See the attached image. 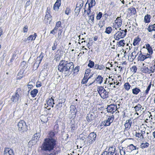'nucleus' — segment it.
<instances>
[{"label":"nucleus","mask_w":155,"mask_h":155,"mask_svg":"<svg viewBox=\"0 0 155 155\" xmlns=\"http://www.w3.org/2000/svg\"><path fill=\"white\" fill-rule=\"evenodd\" d=\"M140 53L139 54L137 57L138 61H144L145 59L150 58L151 56L150 54H143L141 51H140Z\"/></svg>","instance_id":"6e6552de"},{"label":"nucleus","mask_w":155,"mask_h":155,"mask_svg":"<svg viewBox=\"0 0 155 155\" xmlns=\"http://www.w3.org/2000/svg\"><path fill=\"white\" fill-rule=\"evenodd\" d=\"M114 80V79L111 78V81H108V82L109 83V84L110 85V87L111 85H114L116 84V83H117V82H115V81H113Z\"/></svg>","instance_id":"8fccbe9b"},{"label":"nucleus","mask_w":155,"mask_h":155,"mask_svg":"<svg viewBox=\"0 0 155 155\" xmlns=\"http://www.w3.org/2000/svg\"><path fill=\"white\" fill-rule=\"evenodd\" d=\"M121 84L120 83L118 82L117 83H116L115 85H114L113 86V87L114 88H118L119 86L121 85Z\"/></svg>","instance_id":"bf43d9fd"},{"label":"nucleus","mask_w":155,"mask_h":155,"mask_svg":"<svg viewBox=\"0 0 155 155\" xmlns=\"http://www.w3.org/2000/svg\"><path fill=\"white\" fill-rule=\"evenodd\" d=\"M94 62L91 61V60H90L89 61V63L88 64V66L90 68H92L94 66Z\"/></svg>","instance_id":"79ce46f5"},{"label":"nucleus","mask_w":155,"mask_h":155,"mask_svg":"<svg viewBox=\"0 0 155 155\" xmlns=\"http://www.w3.org/2000/svg\"><path fill=\"white\" fill-rule=\"evenodd\" d=\"M61 4V0H57L53 6V9L55 11H58Z\"/></svg>","instance_id":"a211bd4d"},{"label":"nucleus","mask_w":155,"mask_h":155,"mask_svg":"<svg viewBox=\"0 0 155 155\" xmlns=\"http://www.w3.org/2000/svg\"><path fill=\"white\" fill-rule=\"evenodd\" d=\"M139 53V51L137 48H135L134 51L131 54L130 57L133 60L135 58Z\"/></svg>","instance_id":"dca6fc26"},{"label":"nucleus","mask_w":155,"mask_h":155,"mask_svg":"<svg viewBox=\"0 0 155 155\" xmlns=\"http://www.w3.org/2000/svg\"><path fill=\"white\" fill-rule=\"evenodd\" d=\"M132 121L130 119H129L128 120H127L124 125L125 127V129L126 130H128L130 128L131 125Z\"/></svg>","instance_id":"2eb2a0df"},{"label":"nucleus","mask_w":155,"mask_h":155,"mask_svg":"<svg viewBox=\"0 0 155 155\" xmlns=\"http://www.w3.org/2000/svg\"><path fill=\"white\" fill-rule=\"evenodd\" d=\"M140 91V90L136 87L133 88L132 90V93L135 95L138 94Z\"/></svg>","instance_id":"cd10ccee"},{"label":"nucleus","mask_w":155,"mask_h":155,"mask_svg":"<svg viewBox=\"0 0 155 155\" xmlns=\"http://www.w3.org/2000/svg\"><path fill=\"white\" fill-rule=\"evenodd\" d=\"M71 12V9L69 8H66L65 11V13L67 15H68Z\"/></svg>","instance_id":"3c124183"},{"label":"nucleus","mask_w":155,"mask_h":155,"mask_svg":"<svg viewBox=\"0 0 155 155\" xmlns=\"http://www.w3.org/2000/svg\"><path fill=\"white\" fill-rule=\"evenodd\" d=\"M91 115L89 114L88 115V116L86 117V119L87 120L88 122H91L92 120V119L91 118Z\"/></svg>","instance_id":"e2e57ef3"},{"label":"nucleus","mask_w":155,"mask_h":155,"mask_svg":"<svg viewBox=\"0 0 155 155\" xmlns=\"http://www.w3.org/2000/svg\"><path fill=\"white\" fill-rule=\"evenodd\" d=\"M129 10L130 11L131 15H135L136 13V11L135 8L134 7L130 8Z\"/></svg>","instance_id":"ea45409f"},{"label":"nucleus","mask_w":155,"mask_h":155,"mask_svg":"<svg viewBox=\"0 0 155 155\" xmlns=\"http://www.w3.org/2000/svg\"><path fill=\"white\" fill-rule=\"evenodd\" d=\"M151 16L150 15L147 14L145 15L144 19V21L146 23H149L150 21Z\"/></svg>","instance_id":"393cba45"},{"label":"nucleus","mask_w":155,"mask_h":155,"mask_svg":"<svg viewBox=\"0 0 155 155\" xmlns=\"http://www.w3.org/2000/svg\"><path fill=\"white\" fill-rule=\"evenodd\" d=\"M96 137V134L94 133H90L88 136V139L95 140Z\"/></svg>","instance_id":"4be33fe9"},{"label":"nucleus","mask_w":155,"mask_h":155,"mask_svg":"<svg viewBox=\"0 0 155 155\" xmlns=\"http://www.w3.org/2000/svg\"><path fill=\"white\" fill-rule=\"evenodd\" d=\"M103 78L101 76L98 75L97 78L95 79L96 81L98 83L101 84L103 81Z\"/></svg>","instance_id":"c756f323"},{"label":"nucleus","mask_w":155,"mask_h":155,"mask_svg":"<svg viewBox=\"0 0 155 155\" xmlns=\"http://www.w3.org/2000/svg\"><path fill=\"white\" fill-rule=\"evenodd\" d=\"M61 21H57L56 23L55 26L54 27L55 29H58L59 27H61Z\"/></svg>","instance_id":"c03bdc74"},{"label":"nucleus","mask_w":155,"mask_h":155,"mask_svg":"<svg viewBox=\"0 0 155 155\" xmlns=\"http://www.w3.org/2000/svg\"><path fill=\"white\" fill-rule=\"evenodd\" d=\"M47 104L48 105L53 107H54V99L52 97L48 99L47 101Z\"/></svg>","instance_id":"412c9836"},{"label":"nucleus","mask_w":155,"mask_h":155,"mask_svg":"<svg viewBox=\"0 0 155 155\" xmlns=\"http://www.w3.org/2000/svg\"><path fill=\"white\" fill-rule=\"evenodd\" d=\"M70 111H71V112H74L75 110V108L74 106L73 105L71 106L70 107Z\"/></svg>","instance_id":"69168bd1"},{"label":"nucleus","mask_w":155,"mask_h":155,"mask_svg":"<svg viewBox=\"0 0 155 155\" xmlns=\"http://www.w3.org/2000/svg\"><path fill=\"white\" fill-rule=\"evenodd\" d=\"M145 134V131L141 130L138 132H136L135 136L140 139H143L144 138V135Z\"/></svg>","instance_id":"ddd939ff"},{"label":"nucleus","mask_w":155,"mask_h":155,"mask_svg":"<svg viewBox=\"0 0 155 155\" xmlns=\"http://www.w3.org/2000/svg\"><path fill=\"white\" fill-rule=\"evenodd\" d=\"M101 155H118L115 152V148L114 147H110L107 151H104Z\"/></svg>","instance_id":"0eeeda50"},{"label":"nucleus","mask_w":155,"mask_h":155,"mask_svg":"<svg viewBox=\"0 0 155 155\" xmlns=\"http://www.w3.org/2000/svg\"><path fill=\"white\" fill-rule=\"evenodd\" d=\"M84 3V1L82 0H79L76 6L80 8L81 9L83 7Z\"/></svg>","instance_id":"f704fd0d"},{"label":"nucleus","mask_w":155,"mask_h":155,"mask_svg":"<svg viewBox=\"0 0 155 155\" xmlns=\"http://www.w3.org/2000/svg\"><path fill=\"white\" fill-rule=\"evenodd\" d=\"M94 13H92L91 14V15H90L88 16V17L89 18V20H91V21L93 23L94 20Z\"/></svg>","instance_id":"09e8293b"},{"label":"nucleus","mask_w":155,"mask_h":155,"mask_svg":"<svg viewBox=\"0 0 155 155\" xmlns=\"http://www.w3.org/2000/svg\"><path fill=\"white\" fill-rule=\"evenodd\" d=\"M127 32V30L126 29L124 30H120L114 35V38L117 40H119L120 38H123L125 36Z\"/></svg>","instance_id":"20e7f679"},{"label":"nucleus","mask_w":155,"mask_h":155,"mask_svg":"<svg viewBox=\"0 0 155 155\" xmlns=\"http://www.w3.org/2000/svg\"><path fill=\"white\" fill-rule=\"evenodd\" d=\"M127 149H129L130 150L132 151L133 150H136L135 146L133 145L132 144H131L128 146L127 147Z\"/></svg>","instance_id":"a19ab883"},{"label":"nucleus","mask_w":155,"mask_h":155,"mask_svg":"<svg viewBox=\"0 0 155 155\" xmlns=\"http://www.w3.org/2000/svg\"><path fill=\"white\" fill-rule=\"evenodd\" d=\"M130 84L128 82L124 84V88L127 91H128L129 90V89H130Z\"/></svg>","instance_id":"c9c22d12"},{"label":"nucleus","mask_w":155,"mask_h":155,"mask_svg":"<svg viewBox=\"0 0 155 155\" xmlns=\"http://www.w3.org/2000/svg\"><path fill=\"white\" fill-rule=\"evenodd\" d=\"M151 83L152 82L151 81L149 84V85L147 87V89L145 91V93L146 94H148L149 93V91L150 90V88L151 87Z\"/></svg>","instance_id":"a18cd8bd"},{"label":"nucleus","mask_w":155,"mask_h":155,"mask_svg":"<svg viewBox=\"0 0 155 155\" xmlns=\"http://www.w3.org/2000/svg\"><path fill=\"white\" fill-rule=\"evenodd\" d=\"M141 70L144 73L150 74L149 68L148 67H144L142 68Z\"/></svg>","instance_id":"473e14b6"},{"label":"nucleus","mask_w":155,"mask_h":155,"mask_svg":"<svg viewBox=\"0 0 155 155\" xmlns=\"http://www.w3.org/2000/svg\"><path fill=\"white\" fill-rule=\"evenodd\" d=\"M88 80V79L87 78L84 77L82 80L81 83L82 84H84L86 83L87 82Z\"/></svg>","instance_id":"680f3d73"},{"label":"nucleus","mask_w":155,"mask_h":155,"mask_svg":"<svg viewBox=\"0 0 155 155\" xmlns=\"http://www.w3.org/2000/svg\"><path fill=\"white\" fill-rule=\"evenodd\" d=\"M149 143L147 142H143L141 143L140 146L141 148L143 149L145 148H147L149 146Z\"/></svg>","instance_id":"72a5a7b5"},{"label":"nucleus","mask_w":155,"mask_h":155,"mask_svg":"<svg viewBox=\"0 0 155 155\" xmlns=\"http://www.w3.org/2000/svg\"><path fill=\"white\" fill-rule=\"evenodd\" d=\"M125 41L124 40H122L119 41L118 43V45L119 47L124 46L125 44Z\"/></svg>","instance_id":"37998d69"},{"label":"nucleus","mask_w":155,"mask_h":155,"mask_svg":"<svg viewBox=\"0 0 155 155\" xmlns=\"http://www.w3.org/2000/svg\"><path fill=\"white\" fill-rule=\"evenodd\" d=\"M97 91L102 98L104 99L108 97L109 92L107 91L103 87H98Z\"/></svg>","instance_id":"7ed1b4c3"},{"label":"nucleus","mask_w":155,"mask_h":155,"mask_svg":"<svg viewBox=\"0 0 155 155\" xmlns=\"http://www.w3.org/2000/svg\"><path fill=\"white\" fill-rule=\"evenodd\" d=\"M91 8H90V7H89V6H88V8H84V14L86 13V14L87 15H89V14L91 12Z\"/></svg>","instance_id":"4c0bfd02"},{"label":"nucleus","mask_w":155,"mask_h":155,"mask_svg":"<svg viewBox=\"0 0 155 155\" xmlns=\"http://www.w3.org/2000/svg\"><path fill=\"white\" fill-rule=\"evenodd\" d=\"M56 151H53L52 152L50 153H43L42 155H56Z\"/></svg>","instance_id":"603ef678"},{"label":"nucleus","mask_w":155,"mask_h":155,"mask_svg":"<svg viewBox=\"0 0 155 155\" xmlns=\"http://www.w3.org/2000/svg\"><path fill=\"white\" fill-rule=\"evenodd\" d=\"M41 120L42 124L46 123L48 120V117L46 116L42 115L41 118Z\"/></svg>","instance_id":"c85d7f7f"},{"label":"nucleus","mask_w":155,"mask_h":155,"mask_svg":"<svg viewBox=\"0 0 155 155\" xmlns=\"http://www.w3.org/2000/svg\"><path fill=\"white\" fill-rule=\"evenodd\" d=\"M102 16V14L101 12H99V13L97 14L96 18L97 20H100Z\"/></svg>","instance_id":"6e6d98bb"},{"label":"nucleus","mask_w":155,"mask_h":155,"mask_svg":"<svg viewBox=\"0 0 155 155\" xmlns=\"http://www.w3.org/2000/svg\"><path fill=\"white\" fill-rule=\"evenodd\" d=\"M95 0H91L90 2L88 4V6L91 8L95 6Z\"/></svg>","instance_id":"58836bf2"},{"label":"nucleus","mask_w":155,"mask_h":155,"mask_svg":"<svg viewBox=\"0 0 155 155\" xmlns=\"http://www.w3.org/2000/svg\"><path fill=\"white\" fill-rule=\"evenodd\" d=\"M4 155H14L13 150L10 148H6L4 151Z\"/></svg>","instance_id":"4468645a"},{"label":"nucleus","mask_w":155,"mask_h":155,"mask_svg":"<svg viewBox=\"0 0 155 155\" xmlns=\"http://www.w3.org/2000/svg\"><path fill=\"white\" fill-rule=\"evenodd\" d=\"M94 68L98 70H103L105 68V66L102 64H95L94 67Z\"/></svg>","instance_id":"f3484780"},{"label":"nucleus","mask_w":155,"mask_h":155,"mask_svg":"<svg viewBox=\"0 0 155 155\" xmlns=\"http://www.w3.org/2000/svg\"><path fill=\"white\" fill-rule=\"evenodd\" d=\"M38 91L36 89H34L31 91L30 92V94L32 97H34L36 95Z\"/></svg>","instance_id":"7c9ffc66"},{"label":"nucleus","mask_w":155,"mask_h":155,"mask_svg":"<svg viewBox=\"0 0 155 155\" xmlns=\"http://www.w3.org/2000/svg\"><path fill=\"white\" fill-rule=\"evenodd\" d=\"M49 12L50 11L48 10V8H47L46 12L45 20L47 22L49 23H50L51 20V16L49 13Z\"/></svg>","instance_id":"f8f14e48"},{"label":"nucleus","mask_w":155,"mask_h":155,"mask_svg":"<svg viewBox=\"0 0 155 155\" xmlns=\"http://www.w3.org/2000/svg\"><path fill=\"white\" fill-rule=\"evenodd\" d=\"M137 70V68L136 66H133L131 68V70L134 73H136Z\"/></svg>","instance_id":"5fc2aeb1"},{"label":"nucleus","mask_w":155,"mask_h":155,"mask_svg":"<svg viewBox=\"0 0 155 155\" xmlns=\"http://www.w3.org/2000/svg\"><path fill=\"white\" fill-rule=\"evenodd\" d=\"M44 56V54L43 52H41L39 56L37 57V58L36 59V62H38L39 64H40L41 61Z\"/></svg>","instance_id":"b1692460"},{"label":"nucleus","mask_w":155,"mask_h":155,"mask_svg":"<svg viewBox=\"0 0 155 155\" xmlns=\"http://www.w3.org/2000/svg\"><path fill=\"white\" fill-rule=\"evenodd\" d=\"M140 41V38L139 37H137V38H135L134 39V42L133 44V45L134 46L138 45Z\"/></svg>","instance_id":"a878e982"},{"label":"nucleus","mask_w":155,"mask_h":155,"mask_svg":"<svg viewBox=\"0 0 155 155\" xmlns=\"http://www.w3.org/2000/svg\"><path fill=\"white\" fill-rule=\"evenodd\" d=\"M21 90L20 88H18L16 91L15 93L12 96L11 100L14 102H17L20 98L21 94Z\"/></svg>","instance_id":"39448f33"},{"label":"nucleus","mask_w":155,"mask_h":155,"mask_svg":"<svg viewBox=\"0 0 155 155\" xmlns=\"http://www.w3.org/2000/svg\"><path fill=\"white\" fill-rule=\"evenodd\" d=\"M57 139L54 132L51 131L47 137L45 139L41 146V150L49 152L53 151L56 145Z\"/></svg>","instance_id":"f257e3e1"},{"label":"nucleus","mask_w":155,"mask_h":155,"mask_svg":"<svg viewBox=\"0 0 155 155\" xmlns=\"http://www.w3.org/2000/svg\"><path fill=\"white\" fill-rule=\"evenodd\" d=\"M37 35L36 33H35L33 35H30L27 38V40L31 41H34L36 38Z\"/></svg>","instance_id":"5701e85b"},{"label":"nucleus","mask_w":155,"mask_h":155,"mask_svg":"<svg viewBox=\"0 0 155 155\" xmlns=\"http://www.w3.org/2000/svg\"><path fill=\"white\" fill-rule=\"evenodd\" d=\"M23 32L24 33H27L28 31V27L27 25L24 26L23 29Z\"/></svg>","instance_id":"0e129e2a"},{"label":"nucleus","mask_w":155,"mask_h":155,"mask_svg":"<svg viewBox=\"0 0 155 155\" xmlns=\"http://www.w3.org/2000/svg\"><path fill=\"white\" fill-rule=\"evenodd\" d=\"M112 31V28L111 27H108L106 28L105 32L107 34H110V33Z\"/></svg>","instance_id":"49530a36"},{"label":"nucleus","mask_w":155,"mask_h":155,"mask_svg":"<svg viewBox=\"0 0 155 155\" xmlns=\"http://www.w3.org/2000/svg\"><path fill=\"white\" fill-rule=\"evenodd\" d=\"M73 63L72 62H68L64 60L61 61L58 66V69L61 72H67L68 74L71 69L73 68Z\"/></svg>","instance_id":"f03ea898"},{"label":"nucleus","mask_w":155,"mask_h":155,"mask_svg":"<svg viewBox=\"0 0 155 155\" xmlns=\"http://www.w3.org/2000/svg\"><path fill=\"white\" fill-rule=\"evenodd\" d=\"M120 153L121 155H125L126 154L124 149L123 148H122L121 150L120 149Z\"/></svg>","instance_id":"052dcab7"},{"label":"nucleus","mask_w":155,"mask_h":155,"mask_svg":"<svg viewBox=\"0 0 155 155\" xmlns=\"http://www.w3.org/2000/svg\"><path fill=\"white\" fill-rule=\"evenodd\" d=\"M114 118L113 115L109 116L107 119L103 121V124L105 126H109L113 122Z\"/></svg>","instance_id":"1a4fd4ad"},{"label":"nucleus","mask_w":155,"mask_h":155,"mask_svg":"<svg viewBox=\"0 0 155 155\" xmlns=\"http://www.w3.org/2000/svg\"><path fill=\"white\" fill-rule=\"evenodd\" d=\"M55 58L56 61L59 60L61 58V55L59 54H56L55 56Z\"/></svg>","instance_id":"4d7b16f0"},{"label":"nucleus","mask_w":155,"mask_h":155,"mask_svg":"<svg viewBox=\"0 0 155 155\" xmlns=\"http://www.w3.org/2000/svg\"><path fill=\"white\" fill-rule=\"evenodd\" d=\"M71 130L73 131L76 130L77 128V124L74 120L71 121Z\"/></svg>","instance_id":"6ab92c4d"},{"label":"nucleus","mask_w":155,"mask_h":155,"mask_svg":"<svg viewBox=\"0 0 155 155\" xmlns=\"http://www.w3.org/2000/svg\"><path fill=\"white\" fill-rule=\"evenodd\" d=\"M146 48L148 51V52L149 53V54H152L153 53V50L152 48L150 46V45L148 44H146L145 45Z\"/></svg>","instance_id":"bb28decb"},{"label":"nucleus","mask_w":155,"mask_h":155,"mask_svg":"<svg viewBox=\"0 0 155 155\" xmlns=\"http://www.w3.org/2000/svg\"><path fill=\"white\" fill-rule=\"evenodd\" d=\"M41 83L39 81H37L36 82V87H40L41 86Z\"/></svg>","instance_id":"338daca9"},{"label":"nucleus","mask_w":155,"mask_h":155,"mask_svg":"<svg viewBox=\"0 0 155 155\" xmlns=\"http://www.w3.org/2000/svg\"><path fill=\"white\" fill-rule=\"evenodd\" d=\"M18 130L21 132L25 131L27 128L25 122L23 120H21L18 122Z\"/></svg>","instance_id":"423d86ee"},{"label":"nucleus","mask_w":155,"mask_h":155,"mask_svg":"<svg viewBox=\"0 0 155 155\" xmlns=\"http://www.w3.org/2000/svg\"><path fill=\"white\" fill-rule=\"evenodd\" d=\"M95 140H90L89 139H88V143L89 145L93 143Z\"/></svg>","instance_id":"774afa93"},{"label":"nucleus","mask_w":155,"mask_h":155,"mask_svg":"<svg viewBox=\"0 0 155 155\" xmlns=\"http://www.w3.org/2000/svg\"><path fill=\"white\" fill-rule=\"evenodd\" d=\"M155 24L153 25H149L147 29L149 32H151L153 31H155Z\"/></svg>","instance_id":"2f4dec72"},{"label":"nucleus","mask_w":155,"mask_h":155,"mask_svg":"<svg viewBox=\"0 0 155 155\" xmlns=\"http://www.w3.org/2000/svg\"><path fill=\"white\" fill-rule=\"evenodd\" d=\"M39 136L40 134L39 133L35 134L32 138V140L28 142V145H33L35 144L36 142L35 140H37V138L39 137Z\"/></svg>","instance_id":"9b49d317"},{"label":"nucleus","mask_w":155,"mask_h":155,"mask_svg":"<svg viewBox=\"0 0 155 155\" xmlns=\"http://www.w3.org/2000/svg\"><path fill=\"white\" fill-rule=\"evenodd\" d=\"M117 105L113 104L108 105L107 108V112L112 114H113L117 110Z\"/></svg>","instance_id":"9d476101"},{"label":"nucleus","mask_w":155,"mask_h":155,"mask_svg":"<svg viewBox=\"0 0 155 155\" xmlns=\"http://www.w3.org/2000/svg\"><path fill=\"white\" fill-rule=\"evenodd\" d=\"M81 8L78 7H76V8L75 10V13L77 14L78 15L80 12Z\"/></svg>","instance_id":"13d9d810"},{"label":"nucleus","mask_w":155,"mask_h":155,"mask_svg":"<svg viewBox=\"0 0 155 155\" xmlns=\"http://www.w3.org/2000/svg\"><path fill=\"white\" fill-rule=\"evenodd\" d=\"M57 45L58 44L57 43V42H56V41H55L54 42L53 45L52 47V50L54 51V50H55L56 49V48H57Z\"/></svg>","instance_id":"864d4df0"},{"label":"nucleus","mask_w":155,"mask_h":155,"mask_svg":"<svg viewBox=\"0 0 155 155\" xmlns=\"http://www.w3.org/2000/svg\"><path fill=\"white\" fill-rule=\"evenodd\" d=\"M115 22L118 28L120 27L122 24V21L120 17H118L115 21Z\"/></svg>","instance_id":"aec40b11"},{"label":"nucleus","mask_w":155,"mask_h":155,"mask_svg":"<svg viewBox=\"0 0 155 155\" xmlns=\"http://www.w3.org/2000/svg\"><path fill=\"white\" fill-rule=\"evenodd\" d=\"M142 108V106L139 104H138L134 107L136 112L140 110Z\"/></svg>","instance_id":"e433bc0d"},{"label":"nucleus","mask_w":155,"mask_h":155,"mask_svg":"<svg viewBox=\"0 0 155 155\" xmlns=\"http://www.w3.org/2000/svg\"><path fill=\"white\" fill-rule=\"evenodd\" d=\"M150 74L152 73H153L155 71V65H153L150 67L149 68Z\"/></svg>","instance_id":"de8ad7c7"}]
</instances>
